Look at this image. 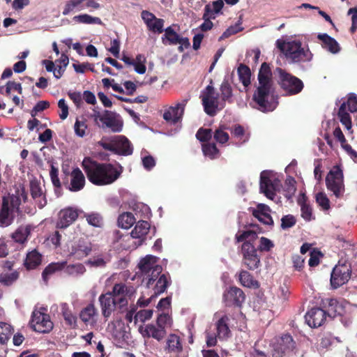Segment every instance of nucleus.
<instances>
[{
    "instance_id": "nucleus-24",
    "label": "nucleus",
    "mask_w": 357,
    "mask_h": 357,
    "mask_svg": "<svg viewBox=\"0 0 357 357\" xmlns=\"http://www.w3.org/2000/svg\"><path fill=\"white\" fill-rule=\"evenodd\" d=\"M149 229L150 224L147 221L141 220L136 224L130 235L133 238L139 239L137 245H141L144 241Z\"/></svg>"
},
{
    "instance_id": "nucleus-32",
    "label": "nucleus",
    "mask_w": 357,
    "mask_h": 357,
    "mask_svg": "<svg viewBox=\"0 0 357 357\" xmlns=\"http://www.w3.org/2000/svg\"><path fill=\"white\" fill-rule=\"evenodd\" d=\"M31 226L29 225L20 226L12 234L11 237L15 242L23 244L27 241L28 236L31 234Z\"/></svg>"
},
{
    "instance_id": "nucleus-43",
    "label": "nucleus",
    "mask_w": 357,
    "mask_h": 357,
    "mask_svg": "<svg viewBox=\"0 0 357 357\" xmlns=\"http://www.w3.org/2000/svg\"><path fill=\"white\" fill-rule=\"evenodd\" d=\"M296 181L294 178L289 176L284 181V196L287 199H290L294 195L296 191Z\"/></svg>"
},
{
    "instance_id": "nucleus-14",
    "label": "nucleus",
    "mask_w": 357,
    "mask_h": 357,
    "mask_svg": "<svg viewBox=\"0 0 357 357\" xmlns=\"http://www.w3.org/2000/svg\"><path fill=\"white\" fill-rule=\"evenodd\" d=\"M102 128H109L114 132L122 130L123 123L119 114L114 112L105 110L100 118Z\"/></svg>"
},
{
    "instance_id": "nucleus-34",
    "label": "nucleus",
    "mask_w": 357,
    "mask_h": 357,
    "mask_svg": "<svg viewBox=\"0 0 357 357\" xmlns=\"http://www.w3.org/2000/svg\"><path fill=\"white\" fill-rule=\"evenodd\" d=\"M210 13V4H207L204 7V12L202 17L204 22L199 26V29L202 31H209L213 26V23L211 22V20H215L216 16L212 15Z\"/></svg>"
},
{
    "instance_id": "nucleus-28",
    "label": "nucleus",
    "mask_w": 357,
    "mask_h": 357,
    "mask_svg": "<svg viewBox=\"0 0 357 357\" xmlns=\"http://www.w3.org/2000/svg\"><path fill=\"white\" fill-rule=\"evenodd\" d=\"M229 317L224 315L216 322L217 337L220 340H225L230 337L231 331L229 328Z\"/></svg>"
},
{
    "instance_id": "nucleus-61",
    "label": "nucleus",
    "mask_w": 357,
    "mask_h": 357,
    "mask_svg": "<svg viewBox=\"0 0 357 357\" xmlns=\"http://www.w3.org/2000/svg\"><path fill=\"white\" fill-rule=\"evenodd\" d=\"M163 26H164V20L160 18H155L153 22H151L148 28L150 31L153 32H158L159 33H161L163 32Z\"/></svg>"
},
{
    "instance_id": "nucleus-3",
    "label": "nucleus",
    "mask_w": 357,
    "mask_h": 357,
    "mask_svg": "<svg viewBox=\"0 0 357 357\" xmlns=\"http://www.w3.org/2000/svg\"><path fill=\"white\" fill-rule=\"evenodd\" d=\"M28 195L24 186L17 187L15 193L3 196L0 204V227H6L13 224L15 213L20 212L22 200L26 202Z\"/></svg>"
},
{
    "instance_id": "nucleus-64",
    "label": "nucleus",
    "mask_w": 357,
    "mask_h": 357,
    "mask_svg": "<svg viewBox=\"0 0 357 357\" xmlns=\"http://www.w3.org/2000/svg\"><path fill=\"white\" fill-rule=\"evenodd\" d=\"M345 103L346 108L347 107L350 112L354 113L357 112V97L355 94L350 93Z\"/></svg>"
},
{
    "instance_id": "nucleus-58",
    "label": "nucleus",
    "mask_w": 357,
    "mask_h": 357,
    "mask_svg": "<svg viewBox=\"0 0 357 357\" xmlns=\"http://www.w3.org/2000/svg\"><path fill=\"white\" fill-rule=\"evenodd\" d=\"M153 310H141L137 312L134 316L135 323L137 321L144 322L146 320L150 319L153 316Z\"/></svg>"
},
{
    "instance_id": "nucleus-29",
    "label": "nucleus",
    "mask_w": 357,
    "mask_h": 357,
    "mask_svg": "<svg viewBox=\"0 0 357 357\" xmlns=\"http://www.w3.org/2000/svg\"><path fill=\"white\" fill-rule=\"evenodd\" d=\"M98 314L97 309L93 303H89L84 307L79 312L80 319L86 324H91L95 322V317Z\"/></svg>"
},
{
    "instance_id": "nucleus-23",
    "label": "nucleus",
    "mask_w": 357,
    "mask_h": 357,
    "mask_svg": "<svg viewBox=\"0 0 357 357\" xmlns=\"http://www.w3.org/2000/svg\"><path fill=\"white\" fill-rule=\"evenodd\" d=\"M70 184L69 190L72 192H77L82 190L85 185V177L82 172L78 168H75L70 174Z\"/></svg>"
},
{
    "instance_id": "nucleus-5",
    "label": "nucleus",
    "mask_w": 357,
    "mask_h": 357,
    "mask_svg": "<svg viewBox=\"0 0 357 357\" xmlns=\"http://www.w3.org/2000/svg\"><path fill=\"white\" fill-rule=\"evenodd\" d=\"M276 45L285 57L293 63L307 62L312 59L313 54L308 48L303 47L299 40L285 42L278 40Z\"/></svg>"
},
{
    "instance_id": "nucleus-19",
    "label": "nucleus",
    "mask_w": 357,
    "mask_h": 357,
    "mask_svg": "<svg viewBox=\"0 0 357 357\" xmlns=\"http://www.w3.org/2000/svg\"><path fill=\"white\" fill-rule=\"evenodd\" d=\"M78 218V212L72 207L61 210L58 214L56 227L64 229L70 226Z\"/></svg>"
},
{
    "instance_id": "nucleus-46",
    "label": "nucleus",
    "mask_w": 357,
    "mask_h": 357,
    "mask_svg": "<svg viewBox=\"0 0 357 357\" xmlns=\"http://www.w3.org/2000/svg\"><path fill=\"white\" fill-rule=\"evenodd\" d=\"M231 135L238 140V143L242 144L248 141L249 136L245 135L244 128L241 125H235L231 129Z\"/></svg>"
},
{
    "instance_id": "nucleus-22",
    "label": "nucleus",
    "mask_w": 357,
    "mask_h": 357,
    "mask_svg": "<svg viewBox=\"0 0 357 357\" xmlns=\"http://www.w3.org/2000/svg\"><path fill=\"white\" fill-rule=\"evenodd\" d=\"M114 153L120 155H130L133 152V148L127 137L119 135L115 137Z\"/></svg>"
},
{
    "instance_id": "nucleus-56",
    "label": "nucleus",
    "mask_w": 357,
    "mask_h": 357,
    "mask_svg": "<svg viewBox=\"0 0 357 357\" xmlns=\"http://www.w3.org/2000/svg\"><path fill=\"white\" fill-rule=\"evenodd\" d=\"M296 224V218L291 214L282 216L281 218L280 227L283 230H287L293 227Z\"/></svg>"
},
{
    "instance_id": "nucleus-12",
    "label": "nucleus",
    "mask_w": 357,
    "mask_h": 357,
    "mask_svg": "<svg viewBox=\"0 0 357 357\" xmlns=\"http://www.w3.org/2000/svg\"><path fill=\"white\" fill-rule=\"evenodd\" d=\"M351 266L346 263L340 264V261H339L331 273V284L332 287L337 289L347 283L351 278Z\"/></svg>"
},
{
    "instance_id": "nucleus-60",
    "label": "nucleus",
    "mask_w": 357,
    "mask_h": 357,
    "mask_svg": "<svg viewBox=\"0 0 357 357\" xmlns=\"http://www.w3.org/2000/svg\"><path fill=\"white\" fill-rule=\"evenodd\" d=\"M30 191L31 195L34 200L40 199V197L44 195L40 183L37 181H31L30 183Z\"/></svg>"
},
{
    "instance_id": "nucleus-48",
    "label": "nucleus",
    "mask_w": 357,
    "mask_h": 357,
    "mask_svg": "<svg viewBox=\"0 0 357 357\" xmlns=\"http://www.w3.org/2000/svg\"><path fill=\"white\" fill-rule=\"evenodd\" d=\"M335 341L340 342V339L333 335L332 333H324L320 337L319 345L322 348L327 349L331 346Z\"/></svg>"
},
{
    "instance_id": "nucleus-11",
    "label": "nucleus",
    "mask_w": 357,
    "mask_h": 357,
    "mask_svg": "<svg viewBox=\"0 0 357 357\" xmlns=\"http://www.w3.org/2000/svg\"><path fill=\"white\" fill-rule=\"evenodd\" d=\"M296 349V342L289 334H283L276 338L273 344V357L289 356Z\"/></svg>"
},
{
    "instance_id": "nucleus-63",
    "label": "nucleus",
    "mask_w": 357,
    "mask_h": 357,
    "mask_svg": "<svg viewBox=\"0 0 357 357\" xmlns=\"http://www.w3.org/2000/svg\"><path fill=\"white\" fill-rule=\"evenodd\" d=\"M88 223L93 227H99L102 224V218L98 213H91L86 215Z\"/></svg>"
},
{
    "instance_id": "nucleus-13",
    "label": "nucleus",
    "mask_w": 357,
    "mask_h": 357,
    "mask_svg": "<svg viewBox=\"0 0 357 357\" xmlns=\"http://www.w3.org/2000/svg\"><path fill=\"white\" fill-rule=\"evenodd\" d=\"M281 185L280 181L278 178L271 179L269 174L265 171L260 175V191L265 196L273 200L275 197V192Z\"/></svg>"
},
{
    "instance_id": "nucleus-47",
    "label": "nucleus",
    "mask_w": 357,
    "mask_h": 357,
    "mask_svg": "<svg viewBox=\"0 0 357 357\" xmlns=\"http://www.w3.org/2000/svg\"><path fill=\"white\" fill-rule=\"evenodd\" d=\"M165 35L162 38V42L165 43V39L168 41L169 45H177L179 43L180 36L171 27L169 26L165 30Z\"/></svg>"
},
{
    "instance_id": "nucleus-31",
    "label": "nucleus",
    "mask_w": 357,
    "mask_h": 357,
    "mask_svg": "<svg viewBox=\"0 0 357 357\" xmlns=\"http://www.w3.org/2000/svg\"><path fill=\"white\" fill-rule=\"evenodd\" d=\"M66 265V261L52 262L48 264L42 273V278L44 282H48L49 277L57 271L63 270Z\"/></svg>"
},
{
    "instance_id": "nucleus-45",
    "label": "nucleus",
    "mask_w": 357,
    "mask_h": 357,
    "mask_svg": "<svg viewBox=\"0 0 357 357\" xmlns=\"http://www.w3.org/2000/svg\"><path fill=\"white\" fill-rule=\"evenodd\" d=\"M73 20L77 23L80 24H101L102 21L99 17H92L88 14H82L79 15H76L73 17Z\"/></svg>"
},
{
    "instance_id": "nucleus-6",
    "label": "nucleus",
    "mask_w": 357,
    "mask_h": 357,
    "mask_svg": "<svg viewBox=\"0 0 357 357\" xmlns=\"http://www.w3.org/2000/svg\"><path fill=\"white\" fill-rule=\"evenodd\" d=\"M275 72L278 75V84L287 95L294 96L303 91L304 84L301 79L281 68H277Z\"/></svg>"
},
{
    "instance_id": "nucleus-20",
    "label": "nucleus",
    "mask_w": 357,
    "mask_h": 357,
    "mask_svg": "<svg viewBox=\"0 0 357 357\" xmlns=\"http://www.w3.org/2000/svg\"><path fill=\"white\" fill-rule=\"evenodd\" d=\"M144 337L153 338L158 342H161L167 335V330L161 328L155 324H148L144 328H139Z\"/></svg>"
},
{
    "instance_id": "nucleus-35",
    "label": "nucleus",
    "mask_w": 357,
    "mask_h": 357,
    "mask_svg": "<svg viewBox=\"0 0 357 357\" xmlns=\"http://www.w3.org/2000/svg\"><path fill=\"white\" fill-rule=\"evenodd\" d=\"M64 273L70 276L79 277L82 275L86 272L85 266L81 263L66 265L63 269Z\"/></svg>"
},
{
    "instance_id": "nucleus-51",
    "label": "nucleus",
    "mask_w": 357,
    "mask_h": 357,
    "mask_svg": "<svg viewBox=\"0 0 357 357\" xmlns=\"http://www.w3.org/2000/svg\"><path fill=\"white\" fill-rule=\"evenodd\" d=\"M155 324L161 328L167 330V328L171 327L172 324V319L168 314L161 313L158 314Z\"/></svg>"
},
{
    "instance_id": "nucleus-49",
    "label": "nucleus",
    "mask_w": 357,
    "mask_h": 357,
    "mask_svg": "<svg viewBox=\"0 0 357 357\" xmlns=\"http://www.w3.org/2000/svg\"><path fill=\"white\" fill-rule=\"evenodd\" d=\"M62 314L65 322L72 328H77V317L68 308H63Z\"/></svg>"
},
{
    "instance_id": "nucleus-40",
    "label": "nucleus",
    "mask_w": 357,
    "mask_h": 357,
    "mask_svg": "<svg viewBox=\"0 0 357 357\" xmlns=\"http://www.w3.org/2000/svg\"><path fill=\"white\" fill-rule=\"evenodd\" d=\"M298 204L301 206V217L306 221H310L312 218V208L306 197L303 196L302 199L298 201Z\"/></svg>"
},
{
    "instance_id": "nucleus-53",
    "label": "nucleus",
    "mask_w": 357,
    "mask_h": 357,
    "mask_svg": "<svg viewBox=\"0 0 357 357\" xmlns=\"http://www.w3.org/2000/svg\"><path fill=\"white\" fill-rule=\"evenodd\" d=\"M317 204L324 211L331 208L330 200L324 192H319L315 196Z\"/></svg>"
},
{
    "instance_id": "nucleus-7",
    "label": "nucleus",
    "mask_w": 357,
    "mask_h": 357,
    "mask_svg": "<svg viewBox=\"0 0 357 357\" xmlns=\"http://www.w3.org/2000/svg\"><path fill=\"white\" fill-rule=\"evenodd\" d=\"M157 257L152 255H146L142 259L138 264L141 273L144 275V280H147L146 286L150 287L153 284L162 271V267L156 264Z\"/></svg>"
},
{
    "instance_id": "nucleus-36",
    "label": "nucleus",
    "mask_w": 357,
    "mask_h": 357,
    "mask_svg": "<svg viewBox=\"0 0 357 357\" xmlns=\"http://www.w3.org/2000/svg\"><path fill=\"white\" fill-rule=\"evenodd\" d=\"M221 100L223 102H232L233 90L228 79H225L220 87Z\"/></svg>"
},
{
    "instance_id": "nucleus-27",
    "label": "nucleus",
    "mask_w": 357,
    "mask_h": 357,
    "mask_svg": "<svg viewBox=\"0 0 357 357\" xmlns=\"http://www.w3.org/2000/svg\"><path fill=\"white\" fill-rule=\"evenodd\" d=\"M317 38L322 42V47L331 53L337 54L340 51V47L337 40L327 33H319Z\"/></svg>"
},
{
    "instance_id": "nucleus-15",
    "label": "nucleus",
    "mask_w": 357,
    "mask_h": 357,
    "mask_svg": "<svg viewBox=\"0 0 357 357\" xmlns=\"http://www.w3.org/2000/svg\"><path fill=\"white\" fill-rule=\"evenodd\" d=\"M245 300V293L237 287H230L223 294V301L227 307H241Z\"/></svg>"
},
{
    "instance_id": "nucleus-8",
    "label": "nucleus",
    "mask_w": 357,
    "mask_h": 357,
    "mask_svg": "<svg viewBox=\"0 0 357 357\" xmlns=\"http://www.w3.org/2000/svg\"><path fill=\"white\" fill-rule=\"evenodd\" d=\"M326 185L336 198L342 197L344 192V176L340 166H334L328 173L326 177Z\"/></svg>"
},
{
    "instance_id": "nucleus-44",
    "label": "nucleus",
    "mask_w": 357,
    "mask_h": 357,
    "mask_svg": "<svg viewBox=\"0 0 357 357\" xmlns=\"http://www.w3.org/2000/svg\"><path fill=\"white\" fill-rule=\"evenodd\" d=\"M20 276L17 271H14L12 273H2L0 274V283L4 286H10L13 284Z\"/></svg>"
},
{
    "instance_id": "nucleus-42",
    "label": "nucleus",
    "mask_w": 357,
    "mask_h": 357,
    "mask_svg": "<svg viewBox=\"0 0 357 357\" xmlns=\"http://www.w3.org/2000/svg\"><path fill=\"white\" fill-rule=\"evenodd\" d=\"M202 150L204 155L211 160L218 158L220 155V151L215 143L202 144Z\"/></svg>"
},
{
    "instance_id": "nucleus-30",
    "label": "nucleus",
    "mask_w": 357,
    "mask_h": 357,
    "mask_svg": "<svg viewBox=\"0 0 357 357\" xmlns=\"http://www.w3.org/2000/svg\"><path fill=\"white\" fill-rule=\"evenodd\" d=\"M167 345L165 349L169 353L178 354L183 351V344L179 336L171 333L167 339Z\"/></svg>"
},
{
    "instance_id": "nucleus-18",
    "label": "nucleus",
    "mask_w": 357,
    "mask_h": 357,
    "mask_svg": "<svg viewBox=\"0 0 357 357\" xmlns=\"http://www.w3.org/2000/svg\"><path fill=\"white\" fill-rule=\"evenodd\" d=\"M327 312L320 307H313L305 314V318L307 324L311 328L321 326L326 321Z\"/></svg>"
},
{
    "instance_id": "nucleus-33",
    "label": "nucleus",
    "mask_w": 357,
    "mask_h": 357,
    "mask_svg": "<svg viewBox=\"0 0 357 357\" xmlns=\"http://www.w3.org/2000/svg\"><path fill=\"white\" fill-rule=\"evenodd\" d=\"M238 281L242 286L245 287L257 289L259 287L258 281L255 280L253 276L245 270L240 271Z\"/></svg>"
},
{
    "instance_id": "nucleus-50",
    "label": "nucleus",
    "mask_w": 357,
    "mask_h": 357,
    "mask_svg": "<svg viewBox=\"0 0 357 357\" xmlns=\"http://www.w3.org/2000/svg\"><path fill=\"white\" fill-rule=\"evenodd\" d=\"M109 261L108 259L103 257L102 255L94 256L86 261V264L91 267L103 268Z\"/></svg>"
},
{
    "instance_id": "nucleus-2",
    "label": "nucleus",
    "mask_w": 357,
    "mask_h": 357,
    "mask_svg": "<svg viewBox=\"0 0 357 357\" xmlns=\"http://www.w3.org/2000/svg\"><path fill=\"white\" fill-rule=\"evenodd\" d=\"M259 85L252 96L255 107L262 112L273 111L278 106V102L272 98L269 100L273 87L272 72L266 62L262 63L257 76Z\"/></svg>"
},
{
    "instance_id": "nucleus-10",
    "label": "nucleus",
    "mask_w": 357,
    "mask_h": 357,
    "mask_svg": "<svg viewBox=\"0 0 357 357\" xmlns=\"http://www.w3.org/2000/svg\"><path fill=\"white\" fill-rule=\"evenodd\" d=\"M200 98L202 101L204 112L209 116H213L219 109L218 95L215 94V89L212 85H208L202 91Z\"/></svg>"
},
{
    "instance_id": "nucleus-41",
    "label": "nucleus",
    "mask_w": 357,
    "mask_h": 357,
    "mask_svg": "<svg viewBox=\"0 0 357 357\" xmlns=\"http://www.w3.org/2000/svg\"><path fill=\"white\" fill-rule=\"evenodd\" d=\"M135 222V218L130 212H126L119 215L118 225L123 229H129Z\"/></svg>"
},
{
    "instance_id": "nucleus-55",
    "label": "nucleus",
    "mask_w": 357,
    "mask_h": 357,
    "mask_svg": "<svg viewBox=\"0 0 357 357\" xmlns=\"http://www.w3.org/2000/svg\"><path fill=\"white\" fill-rule=\"evenodd\" d=\"M241 25V20L240 19L238 22L232 26L228 27L222 34L220 39H225L231 36V35H234L241 32L243 30V28Z\"/></svg>"
},
{
    "instance_id": "nucleus-26",
    "label": "nucleus",
    "mask_w": 357,
    "mask_h": 357,
    "mask_svg": "<svg viewBox=\"0 0 357 357\" xmlns=\"http://www.w3.org/2000/svg\"><path fill=\"white\" fill-rule=\"evenodd\" d=\"M43 256L36 250H33L26 254L24 266L27 271L37 268L42 263Z\"/></svg>"
},
{
    "instance_id": "nucleus-52",
    "label": "nucleus",
    "mask_w": 357,
    "mask_h": 357,
    "mask_svg": "<svg viewBox=\"0 0 357 357\" xmlns=\"http://www.w3.org/2000/svg\"><path fill=\"white\" fill-rule=\"evenodd\" d=\"M91 246L90 244L79 243L73 248V253L80 257H86L91 252Z\"/></svg>"
},
{
    "instance_id": "nucleus-39",
    "label": "nucleus",
    "mask_w": 357,
    "mask_h": 357,
    "mask_svg": "<svg viewBox=\"0 0 357 357\" xmlns=\"http://www.w3.org/2000/svg\"><path fill=\"white\" fill-rule=\"evenodd\" d=\"M14 330L13 327L5 322H0V344H6Z\"/></svg>"
},
{
    "instance_id": "nucleus-9",
    "label": "nucleus",
    "mask_w": 357,
    "mask_h": 357,
    "mask_svg": "<svg viewBox=\"0 0 357 357\" xmlns=\"http://www.w3.org/2000/svg\"><path fill=\"white\" fill-rule=\"evenodd\" d=\"M29 326L37 333H48L53 329L54 324L48 314L40 310H34L29 321Z\"/></svg>"
},
{
    "instance_id": "nucleus-21",
    "label": "nucleus",
    "mask_w": 357,
    "mask_h": 357,
    "mask_svg": "<svg viewBox=\"0 0 357 357\" xmlns=\"http://www.w3.org/2000/svg\"><path fill=\"white\" fill-rule=\"evenodd\" d=\"M116 298H113L110 293L102 294L99 296V302L102 310V316L107 319L110 317L116 307Z\"/></svg>"
},
{
    "instance_id": "nucleus-59",
    "label": "nucleus",
    "mask_w": 357,
    "mask_h": 357,
    "mask_svg": "<svg viewBox=\"0 0 357 357\" xmlns=\"http://www.w3.org/2000/svg\"><path fill=\"white\" fill-rule=\"evenodd\" d=\"M214 139L219 144H225L229 139V134L221 128L216 129L213 133Z\"/></svg>"
},
{
    "instance_id": "nucleus-17",
    "label": "nucleus",
    "mask_w": 357,
    "mask_h": 357,
    "mask_svg": "<svg viewBox=\"0 0 357 357\" xmlns=\"http://www.w3.org/2000/svg\"><path fill=\"white\" fill-rule=\"evenodd\" d=\"M84 7L98 9L100 4L94 0H69L66 1L62 14L68 15L75 10H82Z\"/></svg>"
},
{
    "instance_id": "nucleus-62",
    "label": "nucleus",
    "mask_w": 357,
    "mask_h": 357,
    "mask_svg": "<svg viewBox=\"0 0 357 357\" xmlns=\"http://www.w3.org/2000/svg\"><path fill=\"white\" fill-rule=\"evenodd\" d=\"M271 212V208L268 206L264 204H259L257 208L252 210V215L255 218L261 217L262 215L268 214Z\"/></svg>"
},
{
    "instance_id": "nucleus-38",
    "label": "nucleus",
    "mask_w": 357,
    "mask_h": 357,
    "mask_svg": "<svg viewBox=\"0 0 357 357\" xmlns=\"http://www.w3.org/2000/svg\"><path fill=\"white\" fill-rule=\"evenodd\" d=\"M240 81L245 87L250 84L251 71L248 66L243 63H241L237 69Z\"/></svg>"
},
{
    "instance_id": "nucleus-54",
    "label": "nucleus",
    "mask_w": 357,
    "mask_h": 357,
    "mask_svg": "<svg viewBox=\"0 0 357 357\" xmlns=\"http://www.w3.org/2000/svg\"><path fill=\"white\" fill-rule=\"evenodd\" d=\"M212 130L208 128H200L197 133L196 137L201 142L208 143L212 138Z\"/></svg>"
},
{
    "instance_id": "nucleus-4",
    "label": "nucleus",
    "mask_w": 357,
    "mask_h": 357,
    "mask_svg": "<svg viewBox=\"0 0 357 357\" xmlns=\"http://www.w3.org/2000/svg\"><path fill=\"white\" fill-rule=\"evenodd\" d=\"M257 238V233L255 230L238 231L235 236L236 243L243 242V264L250 271H254L260 266V258L254 245Z\"/></svg>"
},
{
    "instance_id": "nucleus-57",
    "label": "nucleus",
    "mask_w": 357,
    "mask_h": 357,
    "mask_svg": "<svg viewBox=\"0 0 357 357\" xmlns=\"http://www.w3.org/2000/svg\"><path fill=\"white\" fill-rule=\"evenodd\" d=\"M128 287L123 283L115 284L112 288V291H109L112 295L113 298H119L122 296L127 295Z\"/></svg>"
},
{
    "instance_id": "nucleus-1",
    "label": "nucleus",
    "mask_w": 357,
    "mask_h": 357,
    "mask_svg": "<svg viewBox=\"0 0 357 357\" xmlns=\"http://www.w3.org/2000/svg\"><path fill=\"white\" fill-rule=\"evenodd\" d=\"M82 167L88 180L98 186L107 185L115 182L123 172V167L111 163L98 162L89 157L84 158Z\"/></svg>"
},
{
    "instance_id": "nucleus-16",
    "label": "nucleus",
    "mask_w": 357,
    "mask_h": 357,
    "mask_svg": "<svg viewBox=\"0 0 357 357\" xmlns=\"http://www.w3.org/2000/svg\"><path fill=\"white\" fill-rule=\"evenodd\" d=\"M190 98L183 99L181 102H177L175 106H171L166 109L163 114V119L169 123H176L183 117L185 107Z\"/></svg>"
},
{
    "instance_id": "nucleus-37",
    "label": "nucleus",
    "mask_w": 357,
    "mask_h": 357,
    "mask_svg": "<svg viewBox=\"0 0 357 357\" xmlns=\"http://www.w3.org/2000/svg\"><path fill=\"white\" fill-rule=\"evenodd\" d=\"M338 118L341 123L344 126L347 130L351 129L352 122L350 114L346 110V103L344 102L340 107L337 112Z\"/></svg>"
},
{
    "instance_id": "nucleus-25",
    "label": "nucleus",
    "mask_w": 357,
    "mask_h": 357,
    "mask_svg": "<svg viewBox=\"0 0 357 357\" xmlns=\"http://www.w3.org/2000/svg\"><path fill=\"white\" fill-rule=\"evenodd\" d=\"M155 281H156V283L153 287L154 293L152 295V297L155 298L164 293L172 283L171 277L169 273H160Z\"/></svg>"
}]
</instances>
